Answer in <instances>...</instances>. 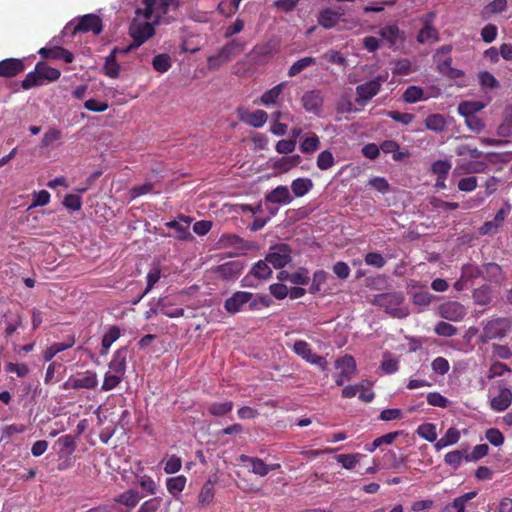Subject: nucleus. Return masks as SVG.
Here are the masks:
<instances>
[{
    "label": "nucleus",
    "mask_w": 512,
    "mask_h": 512,
    "mask_svg": "<svg viewBox=\"0 0 512 512\" xmlns=\"http://www.w3.org/2000/svg\"><path fill=\"white\" fill-rule=\"evenodd\" d=\"M143 7L137 8L135 13L146 20H154L155 23H170L175 19L169 15L179 7L177 0H143Z\"/></svg>",
    "instance_id": "nucleus-1"
},
{
    "label": "nucleus",
    "mask_w": 512,
    "mask_h": 512,
    "mask_svg": "<svg viewBox=\"0 0 512 512\" xmlns=\"http://www.w3.org/2000/svg\"><path fill=\"white\" fill-rule=\"evenodd\" d=\"M405 300L402 292H387L374 295L370 303L383 307L385 312L396 318H405L409 315V309L403 305Z\"/></svg>",
    "instance_id": "nucleus-2"
},
{
    "label": "nucleus",
    "mask_w": 512,
    "mask_h": 512,
    "mask_svg": "<svg viewBox=\"0 0 512 512\" xmlns=\"http://www.w3.org/2000/svg\"><path fill=\"white\" fill-rule=\"evenodd\" d=\"M512 330V319L508 317H493L490 320L482 322V331L480 341L488 343L495 339H503L509 335Z\"/></svg>",
    "instance_id": "nucleus-3"
},
{
    "label": "nucleus",
    "mask_w": 512,
    "mask_h": 512,
    "mask_svg": "<svg viewBox=\"0 0 512 512\" xmlns=\"http://www.w3.org/2000/svg\"><path fill=\"white\" fill-rule=\"evenodd\" d=\"M246 47V42L241 39H232L227 42L216 55L208 57V65L212 69L220 67L222 64L229 62L235 56L241 54Z\"/></svg>",
    "instance_id": "nucleus-4"
},
{
    "label": "nucleus",
    "mask_w": 512,
    "mask_h": 512,
    "mask_svg": "<svg viewBox=\"0 0 512 512\" xmlns=\"http://www.w3.org/2000/svg\"><path fill=\"white\" fill-rule=\"evenodd\" d=\"M137 16L132 20L129 26V35L133 39L134 46H141L144 42L154 36L155 34V23L152 22H141Z\"/></svg>",
    "instance_id": "nucleus-5"
},
{
    "label": "nucleus",
    "mask_w": 512,
    "mask_h": 512,
    "mask_svg": "<svg viewBox=\"0 0 512 512\" xmlns=\"http://www.w3.org/2000/svg\"><path fill=\"white\" fill-rule=\"evenodd\" d=\"M292 250L289 245L280 243L271 246L265 258L275 269H282L291 262Z\"/></svg>",
    "instance_id": "nucleus-6"
},
{
    "label": "nucleus",
    "mask_w": 512,
    "mask_h": 512,
    "mask_svg": "<svg viewBox=\"0 0 512 512\" xmlns=\"http://www.w3.org/2000/svg\"><path fill=\"white\" fill-rule=\"evenodd\" d=\"M335 366L340 369V372L335 376L337 386H342L345 382L350 381L357 372L356 362L350 355L338 358Z\"/></svg>",
    "instance_id": "nucleus-7"
},
{
    "label": "nucleus",
    "mask_w": 512,
    "mask_h": 512,
    "mask_svg": "<svg viewBox=\"0 0 512 512\" xmlns=\"http://www.w3.org/2000/svg\"><path fill=\"white\" fill-rule=\"evenodd\" d=\"M103 30L102 19L95 14H86L79 18L76 25L72 27V34L75 35L79 32H93L98 35Z\"/></svg>",
    "instance_id": "nucleus-8"
},
{
    "label": "nucleus",
    "mask_w": 512,
    "mask_h": 512,
    "mask_svg": "<svg viewBox=\"0 0 512 512\" xmlns=\"http://www.w3.org/2000/svg\"><path fill=\"white\" fill-rule=\"evenodd\" d=\"M293 351L295 354L311 364L318 365L322 368H325L327 365L326 359L321 355L313 353L310 344L304 340H297L294 343Z\"/></svg>",
    "instance_id": "nucleus-9"
},
{
    "label": "nucleus",
    "mask_w": 512,
    "mask_h": 512,
    "mask_svg": "<svg viewBox=\"0 0 512 512\" xmlns=\"http://www.w3.org/2000/svg\"><path fill=\"white\" fill-rule=\"evenodd\" d=\"M268 261L266 258L264 260H259L253 264L249 273L243 278L244 286L252 287L254 284L250 282L251 277H254L258 280H267L272 277V269L268 265Z\"/></svg>",
    "instance_id": "nucleus-10"
},
{
    "label": "nucleus",
    "mask_w": 512,
    "mask_h": 512,
    "mask_svg": "<svg viewBox=\"0 0 512 512\" xmlns=\"http://www.w3.org/2000/svg\"><path fill=\"white\" fill-rule=\"evenodd\" d=\"M249 300H252V293L247 291H237L227 298L224 302L225 310L230 314H236L244 309Z\"/></svg>",
    "instance_id": "nucleus-11"
},
{
    "label": "nucleus",
    "mask_w": 512,
    "mask_h": 512,
    "mask_svg": "<svg viewBox=\"0 0 512 512\" xmlns=\"http://www.w3.org/2000/svg\"><path fill=\"white\" fill-rule=\"evenodd\" d=\"M24 59L6 58L0 61V77L13 78L25 71Z\"/></svg>",
    "instance_id": "nucleus-12"
},
{
    "label": "nucleus",
    "mask_w": 512,
    "mask_h": 512,
    "mask_svg": "<svg viewBox=\"0 0 512 512\" xmlns=\"http://www.w3.org/2000/svg\"><path fill=\"white\" fill-rule=\"evenodd\" d=\"M440 315L449 321L458 322L466 315V308L459 302L449 301L440 306Z\"/></svg>",
    "instance_id": "nucleus-13"
},
{
    "label": "nucleus",
    "mask_w": 512,
    "mask_h": 512,
    "mask_svg": "<svg viewBox=\"0 0 512 512\" xmlns=\"http://www.w3.org/2000/svg\"><path fill=\"white\" fill-rule=\"evenodd\" d=\"M301 102L307 112L318 114L323 106V97L319 90H309L303 94Z\"/></svg>",
    "instance_id": "nucleus-14"
},
{
    "label": "nucleus",
    "mask_w": 512,
    "mask_h": 512,
    "mask_svg": "<svg viewBox=\"0 0 512 512\" xmlns=\"http://www.w3.org/2000/svg\"><path fill=\"white\" fill-rule=\"evenodd\" d=\"M244 269V263L239 260L229 261L216 267L215 272L224 280L236 279Z\"/></svg>",
    "instance_id": "nucleus-15"
},
{
    "label": "nucleus",
    "mask_w": 512,
    "mask_h": 512,
    "mask_svg": "<svg viewBox=\"0 0 512 512\" xmlns=\"http://www.w3.org/2000/svg\"><path fill=\"white\" fill-rule=\"evenodd\" d=\"M380 85L376 81H367L356 87V102L365 104L380 92Z\"/></svg>",
    "instance_id": "nucleus-16"
},
{
    "label": "nucleus",
    "mask_w": 512,
    "mask_h": 512,
    "mask_svg": "<svg viewBox=\"0 0 512 512\" xmlns=\"http://www.w3.org/2000/svg\"><path fill=\"white\" fill-rule=\"evenodd\" d=\"M38 54L43 59H61L65 63H72L74 60V55L61 46L42 47L39 49Z\"/></svg>",
    "instance_id": "nucleus-17"
},
{
    "label": "nucleus",
    "mask_w": 512,
    "mask_h": 512,
    "mask_svg": "<svg viewBox=\"0 0 512 512\" xmlns=\"http://www.w3.org/2000/svg\"><path fill=\"white\" fill-rule=\"evenodd\" d=\"M190 223L191 221L189 217L180 216L178 220L169 221L165 224V226L175 231V238L179 240H187L192 238V235L189 231Z\"/></svg>",
    "instance_id": "nucleus-18"
},
{
    "label": "nucleus",
    "mask_w": 512,
    "mask_h": 512,
    "mask_svg": "<svg viewBox=\"0 0 512 512\" xmlns=\"http://www.w3.org/2000/svg\"><path fill=\"white\" fill-rule=\"evenodd\" d=\"M75 342V335H68L63 342H56L47 347L43 352V359L50 362L58 353L73 347Z\"/></svg>",
    "instance_id": "nucleus-19"
},
{
    "label": "nucleus",
    "mask_w": 512,
    "mask_h": 512,
    "mask_svg": "<svg viewBox=\"0 0 512 512\" xmlns=\"http://www.w3.org/2000/svg\"><path fill=\"white\" fill-rule=\"evenodd\" d=\"M512 403V391L509 388L501 387L497 396L491 398L490 407L496 412H503Z\"/></svg>",
    "instance_id": "nucleus-20"
},
{
    "label": "nucleus",
    "mask_w": 512,
    "mask_h": 512,
    "mask_svg": "<svg viewBox=\"0 0 512 512\" xmlns=\"http://www.w3.org/2000/svg\"><path fill=\"white\" fill-rule=\"evenodd\" d=\"M343 13H336L332 8H324L317 16L318 24L324 29L334 28L342 20Z\"/></svg>",
    "instance_id": "nucleus-21"
},
{
    "label": "nucleus",
    "mask_w": 512,
    "mask_h": 512,
    "mask_svg": "<svg viewBox=\"0 0 512 512\" xmlns=\"http://www.w3.org/2000/svg\"><path fill=\"white\" fill-rule=\"evenodd\" d=\"M293 197L287 186L279 185L265 195V202L273 204H289Z\"/></svg>",
    "instance_id": "nucleus-22"
},
{
    "label": "nucleus",
    "mask_w": 512,
    "mask_h": 512,
    "mask_svg": "<svg viewBox=\"0 0 512 512\" xmlns=\"http://www.w3.org/2000/svg\"><path fill=\"white\" fill-rule=\"evenodd\" d=\"M142 499V495L134 489H128L124 491L123 493L117 495L114 498L115 503L123 505L127 507L126 511H120V512H131L133 508L137 506V504Z\"/></svg>",
    "instance_id": "nucleus-23"
},
{
    "label": "nucleus",
    "mask_w": 512,
    "mask_h": 512,
    "mask_svg": "<svg viewBox=\"0 0 512 512\" xmlns=\"http://www.w3.org/2000/svg\"><path fill=\"white\" fill-rule=\"evenodd\" d=\"M239 118L241 121L254 128H261L265 125L268 119V114L264 110H256L253 112H240Z\"/></svg>",
    "instance_id": "nucleus-24"
},
{
    "label": "nucleus",
    "mask_w": 512,
    "mask_h": 512,
    "mask_svg": "<svg viewBox=\"0 0 512 512\" xmlns=\"http://www.w3.org/2000/svg\"><path fill=\"white\" fill-rule=\"evenodd\" d=\"M433 59L440 73L450 78H459L463 76V71L452 67L453 60L451 56L433 57Z\"/></svg>",
    "instance_id": "nucleus-25"
},
{
    "label": "nucleus",
    "mask_w": 512,
    "mask_h": 512,
    "mask_svg": "<svg viewBox=\"0 0 512 512\" xmlns=\"http://www.w3.org/2000/svg\"><path fill=\"white\" fill-rule=\"evenodd\" d=\"M280 47V42L278 39L273 38L268 40L265 43L257 44L254 46L252 53L259 59H264L271 57L275 54Z\"/></svg>",
    "instance_id": "nucleus-26"
},
{
    "label": "nucleus",
    "mask_w": 512,
    "mask_h": 512,
    "mask_svg": "<svg viewBox=\"0 0 512 512\" xmlns=\"http://www.w3.org/2000/svg\"><path fill=\"white\" fill-rule=\"evenodd\" d=\"M220 248L237 247L241 250H248L251 248L249 242L235 234H223L218 240Z\"/></svg>",
    "instance_id": "nucleus-27"
},
{
    "label": "nucleus",
    "mask_w": 512,
    "mask_h": 512,
    "mask_svg": "<svg viewBox=\"0 0 512 512\" xmlns=\"http://www.w3.org/2000/svg\"><path fill=\"white\" fill-rule=\"evenodd\" d=\"M127 356H128V348L127 347L119 348L114 353L112 360L109 363V368L117 374H124L126 371Z\"/></svg>",
    "instance_id": "nucleus-28"
},
{
    "label": "nucleus",
    "mask_w": 512,
    "mask_h": 512,
    "mask_svg": "<svg viewBox=\"0 0 512 512\" xmlns=\"http://www.w3.org/2000/svg\"><path fill=\"white\" fill-rule=\"evenodd\" d=\"M379 35L386 40L389 45L395 46L399 40H403V32L400 31L397 23H392L382 27Z\"/></svg>",
    "instance_id": "nucleus-29"
},
{
    "label": "nucleus",
    "mask_w": 512,
    "mask_h": 512,
    "mask_svg": "<svg viewBox=\"0 0 512 512\" xmlns=\"http://www.w3.org/2000/svg\"><path fill=\"white\" fill-rule=\"evenodd\" d=\"M300 162H301L300 155L294 154L291 156H283V157L277 159L273 163L272 167L280 173H286V172L290 171L292 168L299 165Z\"/></svg>",
    "instance_id": "nucleus-30"
},
{
    "label": "nucleus",
    "mask_w": 512,
    "mask_h": 512,
    "mask_svg": "<svg viewBox=\"0 0 512 512\" xmlns=\"http://www.w3.org/2000/svg\"><path fill=\"white\" fill-rule=\"evenodd\" d=\"M75 390L78 389H94L97 384V374L94 371L87 370L79 377H74Z\"/></svg>",
    "instance_id": "nucleus-31"
},
{
    "label": "nucleus",
    "mask_w": 512,
    "mask_h": 512,
    "mask_svg": "<svg viewBox=\"0 0 512 512\" xmlns=\"http://www.w3.org/2000/svg\"><path fill=\"white\" fill-rule=\"evenodd\" d=\"M35 66L42 83L44 81H57L61 76V71L59 69L50 67L45 62H38Z\"/></svg>",
    "instance_id": "nucleus-32"
},
{
    "label": "nucleus",
    "mask_w": 512,
    "mask_h": 512,
    "mask_svg": "<svg viewBox=\"0 0 512 512\" xmlns=\"http://www.w3.org/2000/svg\"><path fill=\"white\" fill-rule=\"evenodd\" d=\"M240 459L242 462H248L251 466V472L256 475L263 477L270 472V466L260 458L241 455Z\"/></svg>",
    "instance_id": "nucleus-33"
},
{
    "label": "nucleus",
    "mask_w": 512,
    "mask_h": 512,
    "mask_svg": "<svg viewBox=\"0 0 512 512\" xmlns=\"http://www.w3.org/2000/svg\"><path fill=\"white\" fill-rule=\"evenodd\" d=\"M425 127L433 132L441 133L446 129L447 122L442 114H430L424 120Z\"/></svg>",
    "instance_id": "nucleus-34"
},
{
    "label": "nucleus",
    "mask_w": 512,
    "mask_h": 512,
    "mask_svg": "<svg viewBox=\"0 0 512 512\" xmlns=\"http://www.w3.org/2000/svg\"><path fill=\"white\" fill-rule=\"evenodd\" d=\"M313 186V181L310 178L300 177L292 181L291 190L295 197H303L312 190Z\"/></svg>",
    "instance_id": "nucleus-35"
},
{
    "label": "nucleus",
    "mask_w": 512,
    "mask_h": 512,
    "mask_svg": "<svg viewBox=\"0 0 512 512\" xmlns=\"http://www.w3.org/2000/svg\"><path fill=\"white\" fill-rule=\"evenodd\" d=\"M159 302V299L150 307V309L146 312V319H149L152 315L163 314L169 318H178L184 315V309H175L173 311H168L162 304Z\"/></svg>",
    "instance_id": "nucleus-36"
},
{
    "label": "nucleus",
    "mask_w": 512,
    "mask_h": 512,
    "mask_svg": "<svg viewBox=\"0 0 512 512\" xmlns=\"http://www.w3.org/2000/svg\"><path fill=\"white\" fill-rule=\"evenodd\" d=\"M321 142L318 135L310 132L300 143V151L304 154H312L320 148Z\"/></svg>",
    "instance_id": "nucleus-37"
},
{
    "label": "nucleus",
    "mask_w": 512,
    "mask_h": 512,
    "mask_svg": "<svg viewBox=\"0 0 512 512\" xmlns=\"http://www.w3.org/2000/svg\"><path fill=\"white\" fill-rule=\"evenodd\" d=\"M416 40L420 44L438 42L440 40L439 31L434 26L422 27L417 34Z\"/></svg>",
    "instance_id": "nucleus-38"
},
{
    "label": "nucleus",
    "mask_w": 512,
    "mask_h": 512,
    "mask_svg": "<svg viewBox=\"0 0 512 512\" xmlns=\"http://www.w3.org/2000/svg\"><path fill=\"white\" fill-rule=\"evenodd\" d=\"M215 496L214 483L211 480L206 481L198 495V503L200 506L209 505Z\"/></svg>",
    "instance_id": "nucleus-39"
},
{
    "label": "nucleus",
    "mask_w": 512,
    "mask_h": 512,
    "mask_svg": "<svg viewBox=\"0 0 512 512\" xmlns=\"http://www.w3.org/2000/svg\"><path fill=\"white\" fill-rule=\"evenodd\" d=\"M120 337V329L117 326H111L102 338V349L100 354L106 355L111 345Z\"/></svg>",
    "instance_id": "nucleus-40"
},
{
    "label": "nucleus",
    "mask_w": 512,
    "mask_h": 512,
    "mask_svg": "<svg viewBox=\"0 0 512 512\" xmlns=\"http://www.w3.org/2000/svg\"><path fill=\"white\" fill-rule=\"evenodd\" d=\"M483 108V104L478 101H463L458 106V113L464 118L476 115Z\"/></svg>",
    "instance_id": "nucleus-41"
},
{
    "label": "nucleus",
    "mask_w": 512,
    "mask_h": 512,
    "mask_svg": "<svg viewBox=\"0 0 512 512\" xmlns=\"http://www.w3.org/2000/svg\"><path fill=\"white\" fill-rule=\"evenodd\" d=\"M284 86H285V82H281V83L277 84L276 86H274L273 88L265 91L260 98L261 103L264 105H270V104L276 103L277 99L283 92Z\"/></svg>",
    "instance_id": "nucleus-42"
},
{
    "label": "nucleus",
    "mask_w": 512,
    "mask_h": 512,
    "mask_svg": "<svg viewBox=\"0 0 512 512\" xmlns=\"http://www.w3.org/2000/svg\"><path fill=\"white\" fill-rule=\"evenodd\" d=\"M153 69L160 73L167 72L172 66V60L169 54L161 53L156 55L152 60Z\"/></svg>",
    "instance_id": "nucleus-43"
},
{
    "label": "nucleus",
    "mask_w": 512,
    "mask_h": 512,
    "mask_svg": "<svg viewBox=\"0 0 512 512\" xmlns=\"http://www.w3.org/2000/svg\"><path fill=\"white\" fill-rule=\"evenodd\" d=\"M466 457H467L466 450H454V451L448 452L444 456V462L448 466H451L454 469H457L460 467L463 460L466 461Z\"/></svg>",
    "instance_id": "nucleus-44"
},
{
    "label": "nucleus",
    "mask_w": 512,
    "mask_h": 512,
    "mask_svg": "<svg viewBox=\"0 0 512 512\" xmlns=\"http://www.w3.org/2000/svg\"><path fill=\"white\" fill-rule=\"evenodd\" d=\"M56 444L60 446V453L71 455L76 450V437L72 435H65L56 441Z\"/></svg>",
    "instance_id": "nucleus-45"
},
{
    "label": "nucleus",
    "mask_w": 512,
    "mask_h": 512,
    "mask_svg": "<svg viewBox=\"0 0 512 512\" xmlns=\"http://www.w3.org/2000/svg\"><path fill=\"white\" fill-rule=\"evenodd\" d=\"M400 145L394 140H385L380 144V150L384 153H393L392 158L395 161H400L405 157V153L400 152Z\"/></svg>",
    "instance_id": "nucleus-46"
},
{
    "label": "nucleus",
    "mask_w": 512,
    "mask_h": 512,
    "mask_svg": "<svg viewBox=\"0 0 512 512\" xmlns=\"http://www.w3.org/2000/svg\"><path fill=\"white\" fill-rule=\"evenodd\" d=\"M233 409V402L232 401H225V402H213L208 407V412L213 416H224L231 412Z\"/></svg>",
    "instance_id": "nucleus-47"
},
{
    "label": "nucleus",
    "mask_w": 512,
    "mask_h": 512,
    "mask_svg": "<svg viewBox=\"0 0 512 512\" xmlns=\"http://www.w3.org/2000/svg\"><path fill=\"white\" fill-rule=\"evenodd\" d=\"M315 63H316L315 58H313L311 56L301 58L291 65V67L288 70V75L290 77H294V76L298 75L299 73H301L304 69H306L307 67H309L311 65H314Z\"/></svg>",
    "instance_id": "nucleus-48"
},
{
    "label": "nucleus",
    "mask_w": 512,
    "mask_h": 512,
    "mask_svg": "<svg viewBox=\"0 0 512 512\" xmlns=\"http://www.w3.org/2000/svg\"><path fill=\"white\" fill-rule=\"evenodd\" d=\"M361 457L362 455L359 453L340 454L336 456V460L338 463L342 465L343 468L347 470H352L359 463Z\"/></svg>",
    "instance_id": "nucleus-49"
},
{
    "label": "nucleus",
    "mask_w": 512,
    "mask_h": 512,
    "mask_svg": "<svg viewBox=\"0 0 512 512\" xmlns=\"http://www.w3.org/2000/svg\"><path fill=\"white\" fill-rule=\"evenodd\" d=\"M328 273L324 270H316L313 274L312 283L309 288L311 294H317L322 290L323 284L327 281Z\"/></svg>",
    "instance_id": "nucleus-50"
},
{
    "label": "nucleus",
    "mask_w": 512,
    "mask_h": 512,
    "mask_svg": "<svg viewBox=\"0 0 512 512\" xmlns=\"http://www.w3.org/2000/svg\"><path fill=\"white\" fill-rule=\"evenodd\" d=\"M424 99V91L418 86H408L403 93V100L406 103H416Z\"/></svg>",
    "instance_id": "nucleus-51"
},
{
    "label": "nucleus",
    "mask_w": 512,
    "mask_h": 512,
    "mask_svg": "<svg viewBox=\"0 0 512 512\" xmlns=\"http://www.w3.org/2000/svg\"><path fill=\"white\" fill-rule=\"evenodd\" d=\"M186 484V478L184 476H176L167 479L166 486L167 490L173 496H176L183 491Z\"/></svg>",
    "instance_id": "nucleus-52"
},
{
    "label": "nucleus",
    "mask_w": 512,
    "mask_h": 512,
    "mask_svg": "<svg viewBox=\"0 0 512 512\" xmlns=\"http://www.w3.org/2000/svg\"><path fill=\"white\" fill-rule=\"evenodd\" d=\"M116 56L110 52L106 57L105 64L103 67L104 73L110 78H117L119 76V65L116 61Z\"/></svg>",
    "instance_id": "nucleus-53"
},
{
    "label": "nucleus",
    "mask_w": 512,
    "mask_h": 512,
    "mask_svg": "<svg viewBox=\"0 0 512 512\" xmlns=\"http://www.w3.org/2000/svg\"><path fill=\"white\" fill-rule=\"evenodd\" d=\"M417 434L428 442H435L437 439L436 426L432 423L421 424L417 428Z\"/></svg>",
    "instance_id": "nucleus-54"
},
{
    "label": "nucleus",
    "mask_w": 512,
    "mask_h": 512,
    "mask_svg": "<svg viewBox=\"0 0 512 512\" xmlns=\"http://www.w3.org/2000/svg\"><path fill=\"white\" fill-rule=\"evenodd\" d=\"M451 163L448 160H437L433 162L431 166V171L433 174L442 178V182L445 181L449 171L451 170Z\"/></svg>",
    "instance_id": "nucleus-55"
},
{
    "label": "nucleus",
    "mask_w": 512,
    "mask_h": 512,
    "mask_svg": "<svg viewBox=\"0 0 512 512\" xmlns=\"http://www.w3.org/2000/svg\"><path fill=\"white\" fill-rule=\"evenodd\" d=\"M484 273L491 282L499 283L502 279V268L497 263L485 264Z\"/></svg>",
    "instance_id": "nucleus-56"
},
{
    "label": "nucleus",
    "mask_w": 512,
    "mask_h": 512,
    "mask_svg": "<svg viewBox=\"0 0 512 512\" xmlns=\"http://www.w3.org/2000/svg\"><path fill=\"white\" fill-rule=\"evenodd\" d=\"M317 167L320 170H327L335 164L334 156L329 150H324L319 153L316 161Z\"/></svg>",
    "instance_id": "nucleus-57"
},
{
    "label": "nucleus",
    "mask_w": 512,
    "mask_h": 512,
    "mask_svg": "<svg viewBox=\"0 0 512 512\" xmlns=\"http://www.w3.org/2000/svg\"><path fill=\"white\" fill-rule=\"evenodd\" d=\"M43 85L40 80V76L36 70V67L33 71L26 74L25 78L21 82V86L24 90H29L33 87Z\"/></svg>",
    "instance_id": "nucleus-58"
},
{
    "label": "nucleus",
    "mask_w": 512,
    "mask_h": 512,
    "mask_svg": "<svg viewBox=\"0 0 512 512\" xmlns=\"http://www.w3.org/2000/svg\"><path fill=\"white\" fill-rule=\"evenodd\" d=\"M399 435L398 431L387 433L381 437L376 438L370 447H367L366 449L369 452H373L376 448L380 447L383 444H391L395 440V438Z\"/></svg>",
    "instance_id": "nucleus-59"
},
{
    "label": "nucleus",
    "mask_w": 512,
    "mask_h": 512,
    "mask_svg": "<svg viewBox=\"0 0 512 512\" xmlns=\"http://www.w3.org/2000/svg\"><path fill=\"white\" fill-rule=\"evenodd\" d=\"M434 331L443 337H452L457 334V328L450 323L440 321L436 324Z\"/></svg>",
    "instance_id": "nucleus-60"
},
{
    "label": "nucleus",
    "mask_w": 512,
    "mask_h": 512,
    "mask_svg": "<svg viewBox=\"0 0 512 512\" xmlns=\"http://www.w3.org/2000/svg\"><path fill=\"white\" fill-rule=\"evenodd\" d=\"M272 300L267 295H254L252 293V300H249V310H257L260 307H269Z\"/></svg>",
    "instance_id": "nucleus-61"
},
{
    "label": "nucleus",
    "mask_w": 512,
    "mask_h": 512,
    "mask_svg": "<svg viewBox=\"0 0 512 512\" xmlns=\"http://www.w3.org/2000/svg\"><path fill=\"white\" fill-rule=\"evenodd\" d=\"M162 504L160 497H154L143 502L137 512H158Z\"/></svg>",
    "instance_id": "nucleus-62"
},
{
    "label": "nucleus",
    "mask_w": 512,
    "mask_h": 512,
    "mask_svg": "<svg viewBox=\"0 0 512 512\" xmlns=\"http://www.w3.org/2000/svg\"><path fill=\"white\" fill-rule=\"evenodd\" d=\"M296 140L295 139H282L276 143V151L279 154H290L295 150Z\"/></svg>",
    "instance_id": "nucleus-63"
},
{
    "label": "nucleus",
    "mask_w": 512,
    "mask_h": 512,
    "mask_svg": "<svg viewBox=\"0 0 512 512\" xmlns=\"http://www.w3.org/2000/svg\"><path fill=\"white\" fill-rule=\"evenodd\" d=\"M486 439L496 447L501 446L504 443V436L502 432L497 428H490L485 433Z\"/></svg>",
    "instance_id": "nucleus-64"
}]
</instances>
